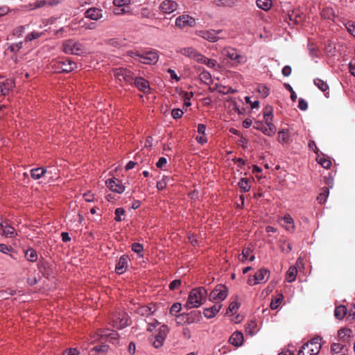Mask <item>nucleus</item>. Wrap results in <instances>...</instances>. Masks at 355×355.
<instances>
[{"instance_id":"obj_1","label":"nucleus","mask_w":355,"mask_h":355,"mask_svg":"<svg viewBox=\"0 0 355 355\" xmlns=\"http://www.w3.org/2000/svg\"><path fill=\"white\" fill-rule=\"evenodd\" d=\"M207 290L204 287L192 289L189 293L184 307L187 309L200 306L206 300Z\"/></svg>"},{"instance_id":"obj_2","label":"nucleus","mask_w":355,"mask_h":355,"mask_svg":"<svg viewBox=\"0 0 355 355\" xmlns=\"http://www.w3.org/2000/svg\"><path fill=\"white\" fill-rule=\"evenodd\" d=\"M112 73L119 83L133 84L135 76L133 72L130 69L123 67L115 68L112 69Z\"/></svg>"},{"instance_id":"obj_3","label":"nucleus","mask_w":355,"mask_h":355,"mask_svg":"<svg viewBox=\"0 0 355 355\" xmlns=\"http://www.w3.org/2000/svg\"><path fill=\"white\" fill-rule=\"evenodd\" d=\"M321 348L319 338H314L302 345L298 355H317Z\"/></svg>"},{"instance_id":"obj_4","label":"nucleus","mask_w":355,"mask_h":355,"mask_svg":"<svg viewBox=\"0 0 355 355\" xmlns=\"http://www.w3.org/2000/svg\"><path fill=\"white\" fill-rule=\"evenodd\" d=\"M62 47L64 52L67 54L80 55L85 52L83 44L73 40H68L64 42Z\"/></svg>"},{"instance_id":"obj_5","label":"nucleus","mask_w":355,"mask_h":355,"mask_svg":"<svg viewBox=\"0 0 355 355\" xmlns=\"http://www.w3.org/2000/svg\"><path fill=\"white\" fill-rule=\"evenodd\" d=\"M169 332L167 325L163 324L159 329L158 333L150 338V343L155 348H159L163 346L164 340Z\"/></svg>"},{"instance_id":"obj_6","label":"nucleus","mask_w":355,"mask_h":355,"mask_svg":"<svg viewBox=\"0 0 355 355\" xmlns=\"http://www.w3.org/2000/svg\"><path fill=\"white\" fill-rule=\"evenodd\" d=\"M223 54L237 64H244L248 60L245 55L239 53L236 49L232 47L225 48L223 50Z\"/></svg>"},{"instance_id":"obj_7","label":"nucleus","mask_w":355,"mask_h":355,"mask_svg":"<svg viewBox=\"0 0 355 355\" xmlns=\"http://www.w3.org/2000/svg\"><path fill=\"white\" fill-rule=\"evenodd\" d=\"M133 58L139 62L146 64H154L159 59V55L156 51H148L144 54L135 53L132 55Z\"/></svg>"},{"instance_id":"obj_8","label":"nucleus","mask_w":355,"mask_h":355,"mask_svg":"<svg viewBox=\"0 0 355 355\" xmlns=\"http://www.w3.org/2000/svg\"><path fill=\"white\" fill-rule=\"evenodd\" d=\"M53 68L57 73H69L73 71L75 68H76V63L68 59L60 60L54 63Z\"/></svg>"},{"instance_id":"obj_9","label":"nucleus","mask_w":355,"mask_h":355,"mask_svg":"<svg viewBox=\"0 0 355 355\" xmlns=\"http://www.w3.org/2000/svg\"><path fill=\"white\" fill-rule=\"evenodd\" d=\"M222 33V30H199L196 31V34L210 42H216L218 40H220V37L218 35Z\"/></svg>"},{"instance_id":"obj_10","label":"nucleus","mask_w":355,"mask_h":355,"mask_svg":"<svg viewBox=\"0 0 355 355\" xmlns=\"http://www.w3.org/2000/svg\"><path fill=\"white\" fill-rule=\"evenodd\" d=\"M228 291L225 286L219 284L209 294V300L219 302L224 300L227 296Z\"/></svg>"},{"instance_id":"obj_11","label":"nucleus","mask_w":355,"mask_h":355,"mask_svg":"<svg viewBox=\"0 0 355 355\" xmlns=\"http://www.w3.org/2000/svg\"><path fill=\"white\" fill-rule=\"evenodd\" d=\"M128 317L124 312H117L112 317V324L117 329H123L128 325Z\"/></svg>"},{"instance_id":"obj_12","label":"nucleus","mask_w":355,"mask_h":355,"mask_svg":"<svg viewBox=\"0 0 355 355\" xmlns=\"http://www.w3.org/2000/svg\"><path fill=\"white\" fill-rule=\"evenodd\" d=\"M196 24L195 18L188 15H180L175 19V26L180 28L193 27L196 26Z\"/></svg>"},{"instance_id":"obj_13","label":"nucleus","mask_w":355,"mask_h":355,"mask_svg":"<svg viewBox=\"0 0 355 355\" xmlns=\"http://www.w3.org/2000/svg\"><path fill=\"white\" fill-rule=\"evenodd\" d=\"M178 4L172 0H164L159 6V10L164 14H171L178 9Z\"/></svg>"},{"instance_id":"obj_14","label":"nucleus","mask_w":355,"mask_h":355,"mask_svg":"<svg viewBox=\"0 0 355 355\" xmlns=\"http://www.w3.org/2000/svg\"><path fill=\"white\" fill-rule=\"evenodd\" d=\"M103 10L100 8L92 7L87 9L84 12L85 18L89 19L94 21H98L103 17Z\"/></svg>"},{"instance_id":"obj_15","label":"nucleus","mask_w":355,"mask_h":355,"mask_svg":"<svg viewBox=\"0 0 355 355\" xmlns=\"http://www.w3.org/2000/svg\"><path fill=\"white\" fill-rule=\"evenodd\" d=\"M267 126H266L263 123L260 121H256L253 128L261 130L264 135L268 136L273 135L276 132L275 126L272 123H266Z\"/></svg>"},{"instance_id":"obj_16","label":"nucleus","mask_w":355,"mask_h":355,"mask_svg":"<svg viewBox=\"0 0 355 355\" xmlns=\"http://www.w3.org/2000/svg\"><path fill=\"white\" fill-rule=\"evenodd\" d=\"M106 185L109 187V189L113 192H116L118 193H121L125 190V187L121 183V180L116 178H110L106 180Z\"/></svg>"},{"instance_id":"obj_17","label":"nucleus","mask_w":355,"mask_h":355,"mask_svg":"<svg viewBox=\"0 0 355 355\" xmlns=\"http://www.w3.org/2000/svg\"><path fill=\"white\" fill-rule=\"evenodd\" d=\"M196 313L191 312L189 313H182L176 315L175 321L178 325H184L186 324H191L195 322L194 315Z\"/></svg>"},{"instance_id":"obj_18","label":"nucleus","mask_w":355,"mask_h":355,"mask_svg":"<svg viewBox=\"0 0 355 355\" xmlns=\"http://www.w3.org/2000/svg\"><path fill=\"white\" fill-rule=\"evenodd\" d=\"M100 339L103 340L106 338V340L112 343V344H117L119 343L118 334L114 331L110 329L102 330L100 331Z\"/></svg>"},{"instance_id":"obj_19","label":"nucleus","mask_w":355,"mask_h":355,"mask_svg":"<svg viewBox=\"0 0 355 355\" xmlns=\"http://www.w3.org/2000/svg\"><path fill=\"white\" fill-rule=\"evenodd\" d=\"M178 52H180L182 55L194 60L197 62L201 55V53L192 46L182 48Z\"/></svg>"},{"instance_id":"obj_20","label":"nucleus","mask_w":355,"mask_h":355,"mask_svg":"<svg viewBox=\"0 0 355 355\" xmlns=\"http://www.w3.org/2000/svg\"><path fill=\"white\" fill-rule=\"evenodd\" d=\"M128 261L129 258L127 255L121 256L116 265L115 272L119 275L124 273L128 268Z\"/></svg>"},{"instance_id":"obj_21","label":"nucleus","mask_w":355,"mask_h":355,"mask_svg":"<svg viewBox=\"0 0 355 355\" xmlns=\"http://www.w3.org/2000/svg\"><path fill=\"white\" fill-rule=\"evenodd\" d=\"M132 85L144 93H148L150 91L149 83L142 78H135Z\"/></svg>"},{"instance_id":"obj_22","label":"nucleus","mask_w":355,"mask_h":355,"mask_svg":"<svg viewBox=\"0 0 355 355\" xmlns=\"http://www.w3.org/2000/svg\"><path fill=\"white\" fill-rule=\"evenodd\" d=\"M14 82L12 80L6 79L0 81V96H6L13 88Z\"/></svg>"},{"instance_id":"obj_23","label":"nucleus","mask_w":355,"mask_h":355,"mask_svg":"<svg viewBox=\"0 0 355 355\" xmlns=\"http://www.w3.org/2000/svg\"><path fill=\"white\" fill-rule=\"evenodd\" d=\"M229 342L234 346L239 347L243 343V335L241 331H235L230 338Z\"/></svg>"},{"instance_id":"obj_24","label":"nucleus","mask_w":355,"mask_h":355,"mask_svg":"<svg viewBox=\"0 0 355 355\" xmlns=\"http://www.w3.org/2000/svg\"><path fill=\"white\" fill-rule=\"evenodd\" d=\"M222 307L220 302H216L214 306L204 310V315L207 318H214Z\"/></svg>"},{"instance_id":"obj_25","label":"nucleus","mask_w":355,"mask_h":355,"mask_svg":"<svg viewBox=\"0 0 355 355\" xmlns=\"http://www.w3.org/2000/svg\"><path fill=\"white\" fill-rule=\"evenodd\" d=\"M155 311V309L154 305L142 306L137 309V313L141 316L148 317L152 315Z\"/></svg>"},{"instance_id":"obj_26","label":"nucleus","mask_w":355,"mask_h":355,"mask_svg":"<svg viewBox=\"0 0 355 355\" xmlns=\"http://www.w3.org/2000/svg\"><path fill=\"white\" fill-rule=\"evenodd\" d=\"M1 234L7 238H14L17 235V232L14 227L8 225H3V228L1 230Z\"/></svg>"},{"instance_id":"obj_27","label":"nucleus","mask_w":355,"mask_h":355,"mask_svg":"<svg viewBox=\"0 0 355 355\" xmlns=\"http://www.w3.org/2000/svg\"><path fill=\"white\" fill-rule=\"evenodd\" d=\"M269 271L265 268L259 269L254 275L255 279H257L258 284L261 282V281L265 280L266 282L269 277Z\"/></svg>"},{"instance_id":"obj_28","label":"nucleus","mask_w":355,"mask_h":355,"mask_svg":"<svg viewBox=\"0 0 355 355\" xmlns=\"http://www.w3.org/2000/svg\"><path fill=\"white\" fill-rule=\"evenodd\" d=\"M346 349L341 343H333L331 346V352L333 355H344Z\"/></svg>"},{"instance_id":"obj_29","label":"nucleus","mask_w":355,"mask_h":355,"mask_svg":"<svg viewBox=\"0 0 355 355\" xmlns=\"http://www.w3.org/2000/svg\"><path fill=\"white\" fill-rule=\"evenodd\" d=\"M252 250L250 248H245L243 250L241 254L239 255V259L241 261H245L248 257L250 261L254 260L255 257L252 254Z\"/></svg>"},{"instance_id":"obj_30","label":"nucleus","mask_w":355,"mask_h":355,"mask_svg":"<svg viewBox=\"0 0 355 355\" xmlns=\"http://www.w3.org/2000/svg\"><path fill=\"white\" fill-rule=\"evenodd\" d=\"M47 173V171L44 168H36L31 171V176L33 180L40 179L44 174Z\"/></svg>"},{"instance_id":"obj_31","label":"nucleus","mask_w":355,"mask_h":355,"mask_svg":"<svg viewBox=\"0 0 355 355\" xmlns=\"http://www.w3.org/2000/svg\"><path fill=\"white\" fill-rule=\"evenodd\" d=\"M352 330L349 329H341L338 331V337L343 342H347L350 337Z\"/></svg>"},{"instance_id":"obj_32","label":"nucleus","mask_w":355,"mask_h":355,"mask_svg":"<svg viewBox=\"0 0 355 355\" xmlns=\"http://www.w3.org/2000/svg\"><path fill=\"white\" fill-rule=\"evenodd\" d=\"M347 313V309L346 306L344 305H340V306L336 307L335 311H334V315L337 319L341 320L345 316Z\"/></svg>"},{"instance_id":"obj_33","label":"nucleus","mask_w":355,"mask_h":355,"mask_svg":"<svg viewBox=\"0 0 355 355\" xmlns=\"http://www.w3.org/2000/svg\"><path fill=\"white\" fill-rule=\"evenodd\" d=\"M297 270L295 266H291L286 272V279L288 282H293L295 280Z\"/></svg>"},{"instance_id":"obj_34","label":"nucleus","mask_w":355,"mask_h":355,"mask_svg":"<svg viewBox=\"0 0 355 355\" xmlns=\"http://www.w3.org/2000/svg\"><path fill=\"white\" fill-rule=\"evenodd\" d=\"M198 62L205 64L207 67H211V68L215 67L217 64V62L216 60L207 58L202 54H201Z\"/></svg>"},{"instance_id":"obj_35","label":"nucleus","mask_w":355,"mask_h":355,"mask_svg":"<svg viewBox=\"0 0 355 355\" xmlns=\"http://www.w3.org/2000/svg\"><path fill=\"white\" fill-rule=\"evenodd\" d=\"M213 2L219 7H232L235 5L236 0H214Z\"/></svg>"},{"instance_id":"obj_36","label":"nucleus","mask_w":355,"mask_h":355,"mask_svg":"<svg viewBox=\"0 0 355 355\" xmlns=\"http://www.w3.org/2000/svg\"><path fill=\"white\" fill-rule=\"evenodd\" d=\"M200 80L206 85H210L212 83L211 76L209 72L203 71L199 75Z\"/></svg>"},{"instance_id":"obj_37","label":"nucleus","mask_w":355,"mask_h":355,"mask_svg":"<svg viewBox=\"0 0 355 355\" xmlns=\"http://www.w3.org/2000/svg\"><path fill=\"white\" fill-rule=\"evenodd\" d=\"M239 186L242 192L248 191L251 187L250 182L247 178H241L239 182Z\"/></svg>"},{"instance_id":"obj_38","label":"nucleus","mask_w":355,"mask_h":355,"mask_svg":"<svg viewBox=\"0 0 355 355\" xmlns=\"http://www.w3.org/2000/svg\"><path fill=\"white\" fill-rule=\"evenodd\" d=\"M257 6L263 10H268L272 6L271 0H257Z\"/></svg>"},{"instance_id":"obj_39","label":"nucleus","mask_w":355,"mask_h":355,"mask_svg":"<svg viewBox=\"0 0 355 355\" xmlns=\"http://www.w3.org/2000/svg\"><path fill=\"white\" fill-rule=\"evenodd\" d=\"M318 162L324 168H329L331 166V162L329 158L325 157L323 155L318 156Z\"/></svg>"},{"instance_id":"obj_40","label":"nucleus","mask_w":355,"mask_h":355,"mask_svg":"<svg viewBox=\"0 0 355 355\" xmlns=\"http://www.w3.org/2000/svg\"><path fill=\"white\" fill-rule=\"evenodd\" d=\"M25 257L31 262H35L37 259V254L35 250L30 248L26 251Z\"/></svg>"},{"instance_id":"obj_41","label":"nucleus","mask_w":355,"mask_h":355,"mask_svg":"<svg viewBox=\"0 0 355 355\" xmlns=\"http://www.w3.org/2000/svg\"><path fill=\"white\" fill-rule=\"evenodd\" d=\"M79 26L85 30H94L96 28V24L94 22L87 23L84 19H80L78 21Z\"/></svg>"},{"instance_id":"obj_42","label":"nucleus","mask_w":355,"mask_h":355,"mask_svg":"<svg viewBox=\"0 0 355 355\" xmlns=\"http://www.w3.org/2000/svg\"><path fill=\"white\" fill-rule=\"evenodd\" d=\"M112 12L114 15L120 16L123 15L130 12V10L129 6H123V7H116L112 10Z\"/></svg>"},{"instance_id":"obj_43","label":"nucleus","mask_w":355,"mask_h":355,"mask_svg":"<svg viewBox=\"0 0 355 355\" xmlns=\"http://www.w3.org/2000/svg\"><path fill=\"white\" fill-rule=\"evenodd\" d=\"M329 193V189L327 187H323L322 189V192L319 194L317 198L318 201L320 204H323L326 202V199L328 197Z\"/></svg>"},{"instance_id":"obj_44","label":"nucleus","mask_w":355,"mask_h":355,"mask_svg":"<svg viewBox=\"0 0 355 355\" xmlns=\"http://www.w3.org/2000/svg\"><path fill=\"white\" fill-rule=\"evenodd\" d=\"M314 84L323 92H326L329 89V85L322 79L316 78L314 80Z\"/></svg>"},{"instance_id":"obj_45","label":"nucleus","mask_w":355,"mask_h":355,"mask_svg":"<svg viewBox=\"0 0 355 355\" xmlns=\"http://www.w3.org/2000/svg\"><path fill=\"white\" fill-rule=\"evenodd\" d=\"M283 299V295L282 293H278L276 298L272 300L270 303V308L273 310L276 309L279 306Z\"/></svg>"},{"instance_id":"obj_46","label":"nucleus","mask_w":355,"mask_h":355,"mask_svg":"<svg viewBox=\"0 0 355 355\" xmlns=\"http://www.w3.org/2000/svg\"><path fill=\"white\" fill-rule=\"evenodd\" d=\"M272 110L270 107L266 108L265 112L263 113V118H264L266 123H271L272 117Z\"/></svg>"},{"instance_id":"obj_47","label":"nucleus","mask_w":355,"mask_h":355,"mask_svg":"<svg viewBox=\"0 0 355 355\" xmlns=\"http://www.w3.org/2000/svg\"><path fill=\"white\" fill-rule=\"evenodd\" d=\"M256 323L254 321H251L248 324V325L245 327V332L247 334L253 336L255 332L256 329Z\"/></svg>"},{"instance_id":"obj_48","label":"nucleus","mask_w":355,"mask_h":355,"mask_svg":"<svg viewBox=\"0 0 355 355\" xmlns=\"http://www.w3.org/2000/svg\"><path fill=\"white\" fill-rule=\"evenodd\" d=\"M113 5L115 7L129 6L131 4L130 0H113Z\"/></svg>"},{"instance_id":"obj_49","label":"nucleus","mask_w":355,"mask_h":355,"mask_svg":"<svg viewBox=\"0 0 355 355\" xmlns=\"http://www.w3.org/2000/svg\"><path fill=\"white\" fill-rule=\"evenodd\" d=\"M168 180H169L168 177H165V176L163 177V178L161 180H159L157 182V188L159 190L164 189L166 187Z\"/></svg>"},{"instance_id":"obj_50","label":"nucleus","mask_w":355,"mask_h":355,"mask_svg":"<svg viewBox=\"0 0 355 355\" xmlns=\"http://www.w3.org/2000/svg\"><path fill=\"white\" fill-rule=\"evenodd\" d=\"M140 15H141V17H143V18H152L153 17V15H152L150 10L147 7H144L141 9Z\"/></svg>"},{"instance_id":"obj_51","label":"nucleus","mask_w":355,"mask_h":355,"mask_svg":"<svg viewBox=\"0 0 355 355\" xmlns=\"http://www.w3.org/2000/svg\"><path fill=\"white\" fill-rule=\"evenodd\" d=\"M181 309H182V304L180 303H178V302L174 303L170 309V313L171 315H175V313L180 312Z\"/></svg>"},{"instance_id":"obj_52","label":"nucleus","mask_w":355,"mask_h":355,"mask_svg":"<svg viewBox=\"0 0 355 355\" xmlns=\"http://www.w3.org/2000/svg\"><path fill=\"white\" fill-rule=\"evenodd\" d=\"M41 34L37 32H32L28 33L25 37V42H28L33 40L37 39L40 37Z\"/></svg>"},{"instance_id":"obj_53","label":"nucleus","mask_w":355,"mask_h":355,"mask_svg":"<svg viewBox=\"0 0 355 355\" xmlns=\"http://www.w3.org/2000/svg\"><path fill=\"white\" fill-rule=\"evenodd\" d=\"M22 42L13 43L8 46V49H9L11 52H16L22 48Z\"/></svg>"},{"instance_id":"obj_54","label":"nucleus","mask_w":355,"mask_h":355,"mask_svg":"<svg viewBox=\"0 0 355 355\" xmlns=\"http://www.w3.org/2000/svg\"><path fill=\"white\" fill-rule=\"evenodd\" d=\"M257 89L263 97H266L269 94L268 88L263 85H259Z\"/></svg>"},{"instance_id":"obj_55","label":"nucleus","mask_w":355,"mask_h":355,"mask_svg":"<svg viewBox=\"0 0 355 355\" xmlns=\"http://www.w3.org/2000/svg\"><path fill=\"white\" fill-rule=\"evenodd\" d=\"M114 214H115L114 220L117 222H119V221L122 220L121 216L124 215L125 210L123 208H117L115 209Z\"/></svg>"},{"instance_id":"obj_56","label":"nucleus","mask_w":355,"mask_h":355,"mask_svg":"<svg viewBox=\"0 0 355 355\" xmlns=\"http://www.w3.org/2000/svg\"><path fill=\"white\" fill-rule=\"evenodd\" d=\"M239 307V304L237 302H232L230 305H229V307L227 310V312H226V314L229 313H233L234 311H235L236 310H237Z\"/></svg>"},{"instance_id":"obj_57","label":"nucleus","mask_w":355,"mask_h":355,"mask_svg":"<svg viewBox=\"0 0 355 355\" xmlns=\"http://www.w3.org/2000/svg\"><path fill=\"white\" fill-rule=\"evenodd\" d=\"M47 5V0H37L33 5H31L33 9L40 8Z\"/></svg>"},{"instance_id":"obj_58","label":"nucleus","mask_w":355,"mask_h":355,"mask_svg":"<svg viewBox=\"0 0 355 355\" xmlns=\"http://www.w3.org/2000/svg\"><path fill=\"white\" fill-rule=\"evenodd\" d=\"M109 346L107 345H97L93 347L92 350L97 352H107Z\"/></svg>"},{"instance_id":"obj_59","label":"nucleus","mask_w":355,"mask_h":355,"mask_svg":"<svg viewBox=\"0 0 355 355\" xmlns=\"http://www.w3.org/2000/svg\"><path fill=\"white\" fill-rule=\"evenodd\" d=\"M132 250L135 252L139 254L144 250V247L141 244H140L139 243H134L132 245Z\"/></svg>"},{"instance_id":"obj_60","label":"nucleus","mask_w":355,"mask_h":355,"mask_svg":"<svg viewBox=\"0 0 355 355\" xmlns=\"http://www.w3.org/2000/svg\"><path fill=\"white\" fill-rule=\"evenodd\" d=\"M183 114V111L180 109L175 108L171 111V116L173 119H179Z\"/></svg>"},{"instance_id":"obj_61","label":"nucleus","mask_w":355,"mask_h":355,"mask_svg":"<svg viewBox=\"0 0 355 355\" xmlns=\"http://www.w3.org/2000/svg\"><path fill=\"white\" fill-rule=\"evenodd\" d=\"M25 31L24 26H19L15 28L13 31V35L19 37L23 35Z\"/></svg>"},{"instance_id":"obj_62","label":"nucleus","mask_w":355,"mask_h":355,"mask_svg":"<svg viewBox=\"0 0 355 355\" xmlns=\"http://www.w3.org/2000/svg\"><path fill=\"white\" fill-rule=\"evenodd\" d=\"M284 221L285 223L288 224V225H291V227H287V230H293V219L292 218V217L290 216V215H286L284 217Z\"/></svg>"},{"instance_id":"obj_63","label":"nucleus","mask_w":355,"mask_h":355,"mask_svg":"<svg viewBox=\"0 0 355 355\" xmlns=\"http://www.w3.org/2000/svg\"><path fill=\"white\" fill-rule=\"evenodd\" d=\"M181 284V280L180 279H175L171 284H169V288L171 290H175L178 288Z\"/></svg>"},{"instance_id":"obj_64","label":"nucleus","mask_w":355,"mask_h":355,"mask_svg":"<svg viewBox=\"0 0 355 355\" xmlns=\"http://www.w3.org/2000/svg\"><path fill=\"white\" fill-rule=\"evenodd\" d=\"M79 352L76 348H71L66 350L64 352V355H78Z\"/></svg>"}]
</instances>
